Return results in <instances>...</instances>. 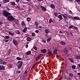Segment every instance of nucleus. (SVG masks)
<instances>
[{"label": "nucleus", "mask_w": 80, "mask_h": 80, "mask_svg": "<svg viewBox=\"0 0 80 80\" xmlns=\"http://www.w3.org/2000/svg\"><path fill=\"white\" fill-rule=\"evenodd\" d=\"M3 15L5 17H8L9 15H11V14L9 12H8L6 11H4L3 13Z\"/></svg>", "instance_id": "nucleus-1"}, {"label": "nucleus", "mask_w": 80, "mask_h": 80, "mask_svg": "<svg viewBox=\"0 0 80 80\" xmlns=\"http://www.w3.org/2000/svg\"><path fill=\"white\" fill-rule=\"evenodd\" d=\"M14 18V17L12 16H9L8 17V19L9 21H13Z\"/></svg>", "instance_id": "nucleus-2"}, {"label": "nucleus", "mask_w": 80, "mask_h": 80, "mask_svg": "<svg viewBox=\"0 0 80 80\" xmlns=\"http://www.w3.org/2000/svg\"><path fill=\"white\" fill-rule=\"evenodd\" d=\"M13 43L15 45H18V42L15 39L13 40Z\"/></svg>", "instance_id": "nucleus-3"}, {"label": "nucleus", "mask_w": 80, "mask_h": 80, "mask_svg": "<svg viewBox=\"0 0 80 80\" xmlns=\"http://www.w3.org/2000/svg\"><path fill=\"white\" fill-rule=\"evenodd\" d=\"M9 4H10V5H15L16 4H15V2H10V3H9Z\"/></svg>", "instance_id": "nucleus-4"}, {"label": "nucleus", "mask_w": 80, "mask_h": 80, "mask_svg": "<svg viewBox=\"0 0 80 80\" xmlns=\"http://www.w3.org/2000/svg\"><path fill=\"white\" fill-rule=\"evenodd\" d=\"M41 8L42 9V10H43V11H44V12H45V11L46 10V8L45 7H43L42 6H41Z\"/></svg>", "instance_id": "nucleus-5"}, {"label": "nucleus", "mask_w": 80, "mask_h": 80, "mask_svg": "<svg viewBox=\"0 0 80 80\" xmlns=\"http://www.w3.org/2000/svg\"><path fill=\"white\" fill-rule=\"evenodd\" d=\"M26 54L27 55H30V54H31V51H29L28 52H27Z\"/></svg>", "instance_id": "nucleus-6"}, {"label": "nucleus", "mask_w": 80, "mask_h": 80, "mask_svg": "<svg viewBox=\"0 0 80 80\" xmlns=\"http://www.w3.org/2000/svg\"><path fill=\"white\" fill-rule=\"evenodd\" d=\"M74 19L75 20H80V18L78 17H74Z\"/></svg>", "instance_id": "nucleus-7"}, {"label": "nucleus", "mask_w": 80, "mask_h": 80, "mask_svg": "<svg viewBox=\"0 0 80 80\" xmlns=\"http://www.w3.org/2000/svg\"><path fill=\"white\" fill-rule=\"evenodd\" d=\"M62 16L64 17V20L65 21H66L67 20H68V18L67 17H66V15H62Z\"/></svg>", "instance_id": "nucleus-8"}, {"label": "nucleus", "mask_w": 80, "mask_h": 80, "mask_svg": "<svg viewBox=\"0 0 80 80\" xmlns=\"http://www.w3.org/2000/svg\"><path fill=\"white\" fill-rule=\"evenodd\" d=\"M41 52L42 53H46L47 51L46 50V49H44L41 50Z\"/></svg>", "instance_id": "nucleus-9"}, {"label": "nucleus", "mask_w": 80, "mask_h": 80, "mask_svg": "<svg viewBox=\"0 0 80 80\" xmlns=\"http://www.w3.org/2000/svg\"><path fill=\"white\" fill-rule=\"evenodd\" d=\"M22 65H23V63H22V64H19L18 66V68H21L22 66Z\"/></svg>", "instance_id": "nucleus-10"}, {"label": "nucleus", "mask_w": 80, "mask_h": 80, "mask_svg": "<svg viewBox=\"0 0 80 80\" xmlns=\"http://www.w3.org/2000/svg\"><path fill=\"white\" fill-rule=\"evenodd\" d=\"M58 18H60V20H62V19H63V18H62V16L61 15L58 16Z\"/></svg>", "instance_id": "nucleus-11"}, {"label": "nucleus", "mask_w": 80, "mask_h": 80, "mask_svg": "<svg viewBox=\"0 0 80 80\" xmlns=\"http://www.w3.org/2000/svg\"><path fill=\"white\" fill-rule=\"evenodd\" d=\"M64 52L65 54H67V52H68V51L67 50V49L65 48L64 49Z\"/></svg>", "instance_id": "nucleus-12"}, {"label": "nucleus", "mask_w": 80, "mask_h": 80, "mask_svg": "<svg viewBox=\"0 0 80 80\" xmlns=\"http://www.w3.org/2000/svg\"><path fill=\"white\" fill-rule=\"evenodd\" d=\"M27 28L26 27H25L24 29L22 30L23 32H24V33H26V31H27Z\"/></svg>", "instance_id": "nucleus-13"}, {"label": "nucleus", "mask_w": 80, "mask_h": 80, "mask_svg": "<svg viewBox=\"0 0 80 80\" xmlns=\"http://www.w3.org/2000/svg\"><path fill=\"white\" fill-rule=\"evenodd\" d=\"M0 68L1 70H5V67L1 65L0 66Z\"/></svg>", "instance_id": "nucleus-14"}, {"label": "nucleus", "mask_w": 80, "mask_h": 80, "mask_svg": "<svg viewBox=\"0 0 80 80\" xmlns=\"http://www.w3.org/2000/svg\"><path fill=\"white\" fill-rule=\"evenodd\" d=\"M60 44L62 45H65V43L63 41L61 42Z\"/></svg>", "instance_id": "nucleus-15"}, {"label": "nucleus", "mask_w": 80, "mask_h": 80, "mask_svg": "<svg viewBox=\"0 0 80 80\" xmlns=\"http://www.w3.org/2000/svg\"><path fill=\"white\" fill-rule=\"evenodd\" d=\"M64 15L67 16V17H68L69 18H72V16H71V15H67L66 14H65Z\"/></svg>", "instance_id": "nucleus-16"}, {"label": "nucleus", "mask_w": 80, "mask_h": 80, "mask_svg": "<svg viewBox=\"0 0 80 80\" xmlns=\"http://www.w3.org/2000/svg\"><path fill=\"white\" fill-rule=\"evenodd\" d=\"M35 24L36 25V27H38V22H35Z\"/></svg>", "instance_id": "nucleus-17"}, {"label": "nucleus", "mask_w": 80, "mask_h": 80, "mask_svg": "<svg viewBox=\"0 0 80 80\" xmlns=\"http://www.w3.org/2000/svg\"><path fill=\"white\" fill-rule=\"evenodd\" d=\"M69 60H70V61L72 62V63H73V62H74L73 61V60L72 58H69Z\"/></svg>", "instance_id": "nucleus-18"}, {"label": "nucleus", "mask_w": 80, "mask_h": 80, "mask_svg": "<svg viewBox=\"0 0 80 80\" xmlns=\"http://www.w3.org/2000/svg\"><path fill=\"white\" fill-rule=\"evenodd\" d=\"M31 20V18H28L27 19V20L28 21V22H30Z\"/></svg>", "instance_id": "nucleus-19"}, {"label": "nucleus", "mask_w": 80, "mask_h": 80, "mask_svg": "<svg viewBox=\"0 0 80 80\" xmlns=\"http://www.w3.org/2000/svg\"><path fill=\"white\" fill-rule=\"evenodd\" d=\"M45 32L46 33H47L48 34V33H49V30L48 29H46L45 30Z\"/></svg>", "instance_id": "nucleus-20"}, {"label": "nucleus", "mask_w": 80, "mask_h": 80, "mask_svg": "<svg viewBox=\"0 0 80 80\" xmlns=\"http://www.w3.org/2000/svg\"><path fill=\"white\" fill-rule=\"evenodd\" d=\"M27 41H30V40H32V39L28 37L27 38Z\"/></svg>", "instance_id": "nucleus-21"}, {"label": "nucleus", "mask_w": 80, "mask_h": 80, "mask_svg": "<svg viewBox=\"0 0 80 80\" xmlns=\"http://www.w3.org/2000/svg\"><path fill=\"white\" fill-rule=\"evenodd\" d=\"M51 7L52 8H55V5L53 4H51Z\"/></svg>", "instance_id": "nucleus-22"}, {"label": "nucleus", "mask_w": 80, "mask_h": 80, "mask_svg": "<svg viewBox=\"0 0 80 80\" xmlns=\"http://www.w3.org/2000/svg\"><path fill=\"white\" fill-rule=\"evenodd\" d=\"M8 2H9V0H4L3 1L4 3H7Z\"/></svg>", "instance_id": "nucleus-23"}, {"label": "nucleus", "mask_w": 80, "mask_h": 80, "mask_svg": "<svg viewBox=\"0 0 80 80\" xmlns=\"http://www.w3.org/2000/svg\"><path fill=\"white\" fill-rule=\"evenodd\" d=\"M21 24L22 25H23V26H25V23L23 21L22 22Z\"/></svg>", "instance_id": "nucleus-24"}, {"label": "nucleus", "mask_w": 80, "mask_h": 80, "mask_svg": "<svg viewBox=\"0 0 80 80\" xmlns=\"http://www.w3.org/2000/svg\"><path fill=\"white\" fill-rule=\"evenodd\" d=\"M4 38L5 39H8L9 38V36H7L5 37Z\"/></svg>", "instance_id": "nucleus-25"}, {"label": "nucleus", "mask_w": 80, "mask_h": 80, "mask_svg": "<svg viewBox=\"0 0 80 80\" xmlns=\"http://www.w3.org/2000/svg\"><path fill=\"white\" fill-rule=\"evenodd\" d=\"M16 33L17 34H20V31L17 30V31H16Z\"/></svg>", "instance_id": "nucleus-26"}, {"label": "nucleus", "mask_w": 80, "mask_h": 80, "mask_svg": "<svg viewBox=\"0 0 80 80\" xmlns=\"http://www.w3.org/2000/svg\"><path fill=\"white\" fill-rule=\"evenodd\" d=\"M76 68V66L75 65H73L72 66V68L73 69H75V68Z\"/></svg>", "instance_id": "nucleus-27"}, {"label": "nucleus", "mask_w": 80, "mask_h": 80, "mask_svg": "<svg viewBox=\"0 0 80 80\" xmlns=\"http://www.w3.org/2000/svg\"><path fill=\"white\" fill-rule=\"evenodd\" d=\"M69 75L70 77H72L73 76V73H69Z\"/></svg>", "instance_id": "nucleus-28"}, {"label": "nucleus", "mask_w": 80, "mask_h": 80, "mask_svg": "<svg viewBox=\"0 0 80 80\" xmlns=\"http://www.w3.org/2000/svg\"><path fill=\"white\" fill-rule=\"evenodd\" d=\"M58 50V49H56L55 50H54V52H53V53H56V52H57V51Z\"/></svg>", "instance_id": "nucleus-29"}, {"label": "nucleus", "mask_w": 80, "mask_h": 80, "mask_svg": "<svg viewBox=\"0 0 80 80\" xmlns=\"http://www.w3.org/2000/svg\"><path fill=\"white\" fill-rule=\"evenodd\" d=\"M48 53H49V54H50V53H52V51H51V50H48Z\"/></svg>", "instance_id": "nucleus-30"}, {"label": "nucleus", "mask_w": 80, "mask_h": 80, "mask_svg": "<svg viewBox=\"0 0 80 80\" xmlns=\"http://www.w3.org/2000/svg\"><path fill=\"white\" fill-rule=\"evenodd\" d=\"M17 63H20V64H21L23 63V62L22 61H19L17 62Z\"/></svg>", "instance_id": "nucleus-31"}, {"label": "nucleus", "mask_w": 80, "mask_h": 80, "mask_svg": "<svg viewBox=\"0 0 80 80\" xmlns=\"http://www.w3.org/2000/svg\"><path fill=\"white\" fill-rule=\"evenodd\" d=\"M76 58L77 59H80V56H77L76 57Z\"/></svg>", "instance_id": "nucleus-32"}, {"label": "nucleus", "mask_w": 80, "mask_h": 80, "mask_svg": "<svg viewBox=\"0 0 80 80\" xmlns=\"http://www.w3.org/2000/svg\"><path fill=\"white\" fill-rule=\"evenodd\" d=\"M50 40H51V38H48L47 41L48 42H49L50 41Z\"/></svg>", "instance_id": "nucleus-33"}, {"label": "nucleus", "mask_w": 80, "mask_h": 80, "mask_svg": "<svg viewBox=\"0 0 80 80\" xmlns=\"http://www.w3.org/2000/svg\"><path fill=\"white\" fill-rule=\"evenodd\" d=\"M42 42L43 43H46V41L44 40V39H42Z\"/></svg>", "instance_id": "nucleus-34"}, {"label": "nucleus", "mask_w": 80, "mask_h": 80, "mask_svg": "<svg viewBox=\"0 0 80 80\" xmlns=\"http://www.w3.org/2000/svg\"><path fill=\"white\" fill-rule=\"evenodd\" d=\"M52 19L51 18L50 19L49 21V23H52Z\"/></svg>", "instance_id": "nucleus-35"}, {"label": "nucleus", "mask_w": 80, "mask_h": 80, "mask_svg": "<svg viewBox=\"0 0 80 80\" xmlns=\"http://www.w3.org/2000/svg\"><path fill=\"white\" fill-rule=\"evenodd\" d=\"M69 12L70 14H72L73 13L72 12V11L70 10H69Z\"/></svg>", "instance_id": "nucleus-36"}, {"label": "nucleus", "mask_w": 80, "mask_h": 80, "mask_svg": "<svg viewBox=\"0 0 80 80\" xmlns=\"http://www.w3.org/2000/svg\"><path fill=\"white\" fill-rule=\"evenodd\" d=\"M3 63V60L0 59V63Z\"/></svg>", "instance_id": "nucleus-37"}, {"label": "nucleus", "mask_w": 80, "mask_h": 80, "mask_svg": "<svg viewBox=\"0 0 80 80\" xmlns=\"http://www.w3.org/2000/svg\"><path fill=\"white\" fill-rule=\"evenodd\" d=\"M2 64H3V65H6V64H7V62H2Z\"/></svg>", "instance_id": "nucleus-38"}, {"label": "nucleus", "mask_w": 80, "mask_h": 80, "mask_svg": "<svg viewBox=\"0 0 80 80\" xmlns=\"http://www.w3.org/2000/svg\"><path fill=\"white\" fill-rule=\"evenodd\" d=\"M17 60H20L21 59V58H20L18 57L17 58Z\"/></svg>", "instance_id": "nucleus-39"}, {"label": "nucleus", "mask_w": 80, "mask_h": 80, "mask_svg": "<svg viewBox=\"0 0 80 80\" xmlns=\"http://www.w3.org/2000/svg\"><path fill=\"white\" fill-rule=\"evenodd\" d=\"M9 35H13V33L10 32H9Z\"/></svg>", "instance_id": "nucleus-40"}, {"label": "nucleus", "mask_w": 80, "mask_h": 80, "mask_svg": "<svg viewBox=\"0 0 80 80\" xmlns=\"http://www.w3.org/2000/svg\"><path fill=\"white\" fill-rule=\"evenodd\" d=\"M32 36H33V37H35V33L33 32L32 34Z\"/></svg>", "instance_id": "nucleus-41"}, {"label": "nucleus", "mask_w": 80, "mask_h": 80, "mask_svg": "<svg viewBox=\"0 0 80 80\" xmlns=\"http://www.w3.org/2000/svg\"><path fill=\"white\" fill-rule=\"evenodd\" d=\"M40 58L38 56V57H37L36 58V60H37H37H39V59Z\"/></svg>", "instance_id": "nucleus-42"}, {"label": "nucleus", "mask_w": 80, "mask_h": 80, "mask_svg": "<svg viewBox=\"0 0 80 80\" xmlns=\"http://www.w3.org/2000/svg\"><path fill=\"white\" fill-rule=\"evenodd\" d=\"M10 53H11V50L9 49V51H8V55H10Z\"/></svg>", "instance_id": "nucleus-43"}, {"label": "nucleus", "mask_w": 80, "mask_h": 80, "mask_svg": "<svg viewBox=\"0 0 80 80\" xmlns=\"http://www.w3.org/2000/svg\"><path fill=\"white\" fill-rule=\"evenodd\" d=\"M62 78H63V77L62 76L60 77L58 79V80H62Z\"/></svg>", "instance_id": "nucleus-44"}, {"label": "nucleus", "mask_w": 80, "mask_h": 80, "mask_svg": "<svg viewBox=\"0 0 80 80\" xmlns=\"http://www.w3.org/2000/svg\"><path fill=\"white\" fill-rule=\"evenodd\" d=\"M33 48L34 50H37V48L36 47L34 46Z\"/></svg>", "instance_id": "nucleus-45"}, {"label": "nucleus", "mask_w": 80, "mask_h": 80, "mask_svg": "<svg viewBox=\"0 0 80 80\" xmlns=\"http://www.w3.org/2000/svg\"><path fill=\"white\" fill-rule=\"evenodd\" d=\"M73 26H71L69 27V28H73Z\"/></svg>", "instance_id": "nucleus-46"}, {"label": "nucleus", "mask_w": 80, "mask_h": 80, "mask_svg": "<svg viewBox=\"0 0 80 80\" xmlns=\"http://www.w3.org/2000/svg\"><path fill=\"white\" fill-rule=\"evenodd\" d=\"M35 32H36V33H38V32H39V31L38 30H37L35 31Z\"/></svg>", "instance_id": "nucleus-47"}, {"label": "nucleus", "mask_w": 80, "mask_h": 80, "mask_svg": "<svg viewBox=\"0 0 80 80\" xmlns=\"http://www.w3.org/2000/svg\"><path fill=\"white\" fill-rule=\"evenodd\" d=\"M74 28L75 30H78V28L77 27H74Z\"/></svg>", "instance_id": "nucleus-48"}, {"label": "nucleus", "mask_w": 80, "mask_h": 80, "mask_svg": "<svg viewBox=\"0 0 80 80\" xmlns=\"http://www.w3.org/2000/svg\"><path fill=\"white\" fill-rule=\"evenodd\" d=\"M24 73H25L26 75H27V71L26 70L24 72Z\"/></svg>", "instance_id": "nucleus-49"}, {"label": "nucleus", "mask_w": 80, "mask_h": 80, "mask_svg": "<svg viewBox=\"0 0 80 80\" xmlns=\"http://www.w3.org/2000/svg\"><path fill=\"white\" fill-rule=\"evenodd\" d=\"M42 56H43V55L40 54V55H39L38 57H39V58H40V57H42Z\"/></svg>", "instance_id": "nucleus-50"}, {"label": "nucleus", "mask_w": 80, "mask_h": 80, "mask_svg": "<svg viewBox=\"0 0 80 80\" xmlns=\"http://www.w3.org/2000/svg\"><path fill=\"white\" fill-rule=\"evenodd\" d=\"M77 2H80V0H75Z\"/></svg>", "instance_id": "nucleus-51"}, {"label": "nucleus", "mask_w": 80, "mask_h": 80, "mask_svg": "<svg viewBox=\"0 0 80 80\" xmlns=\"http://www.w3.org/2000/svg\"><path fill=\"white\" fill-rule=\"evenodd\" d=\"M16 2H17V3H18V2H20V0H16Z\"/></svg>", "instance_id": "nucleus-52"}, {"label": "nucleus", "mask_w": 80, "mask_h": 80, "mask_svg": "<svg viewBox=\"0 0 80 80\" xmlns=\"http://www.w3.org/2000/svg\"><path fill=\"white\" fill-rule=\"evenodd\" d=\"M54 15H55V16H57V15H58L56 13H55L54 14Z\"/></svg>", "instance_id": "nucleus-53"}, {"label": "nucleus", "mask_w": 80, "mask_h": 80, "mask_svg": "<svg viewBox=\"0 0 80 80\" xmlns=\"http://www.w3.org/2000/svg\"><path fill=\"white\" fill-rule=\"evenodd\" d=\"M8 42V40H6L5 41V42Z\"/></svg>", "instance_id": "nucleus-54"}, {"label": "nucleus", "mask_w": 80, "mask_h": 80, "mask_svg": "<svg viewBox=\"0 0 80 80\" xmlns=\"http://www.w3.org/2000/svg\"><path fill=\"white\" fill-rule=\"evenodd\" d=\"M34 66H32V67L31 68V70H32V69H33L34 68Z\"/></svg>", "instance_id": "nucleus-55"}, {"label": "nucleus", "mask_w": 80, "mask_h": 80, "mask_svg": "<svg viewBox=\"0 0 80 80\" xmlns=\"http://www.w3.org/2000/svg\"><path fill=\"white\" fill-rule=\"evenodd\" d=\"M68 80H72L71 78H68Z\"/></svg>", "instance_id": "nucleus-56"}, {"label": "nucleus", "mask_w": 80, "mask_h": 80, "mask_svg": "<svg viewBox=\"0 0 80 80\" xmlns=\"http://www.w3.org/2000/svg\"><path fill=\"white\" fill-rule=\"evenodd\" d=\"M78 67H79L80 68V64H78Z\"/></svg>", "instance_id": "nucleus-57"}, {"label": "nucleus", "mask_w": 80, "mask_h": 80, "mask_svg": "<svg viewBox=\"0 0 80 80\" xmlns=\"http://www.w3.org/2000/svg\"><path fill=\"white\" fill-rule=\"evenodd\" d=\"M3 24V23H2V22H0V25H1L2 24Z\"/></svg>", "instance_id": "nucleus-58"}, {"label": "nucleus", "mask_w": 80, "mask_h": 80, "mask_svg": "<svg viewBox=\"0 0 80 80\" xmlns=\"http://www.w3.org/2000/svg\"><path fill=\"white\" fill-rule=\"evenodd\" d=\"M59 33H62V32L61 31H59Z\"/></svg>", "instance_id": "nucleus-59"}, {"label": "nucleus", "mask_w": 80, "mask_h": 80, "mask_svg": "<svg viewBox=\"0 0 80 80\" xmlns=\"http://www.w3.org/2000/svg\"><path fill=\"white\" fill-rule=\"evenodd\" d=\"M26 48H28V45H26Z\"/></svg>", "instance_id": "nucleus-60"}, {"label": "nucleus", "mask_w": 80, "mask_h": 80, "mask_svg": "<svg viewBox=\"0 0 80 80\" xmlns=\"http://www.w3.org/2000/svg\"><path fill=\"white\" fill-rule=\"evenodd\" d=\"M77 74L78 75H79L80 76V73H78Z\"/></svg>", "instance_id": "nucleus-61"}, {"label": "nucleus", "mask_w": 80, "mask_h": 80, "mask_svg": "<svg viewBox=\"0 0 80 80\" xmlns=\"http://www.w3.org/2000/svg\"><path fill=\"white\" fill-rule=\"evenodd\" d=\"M38 0V2H41V1H42V0Z\"/></svg>", "instance_id": "nucleus-62"}, {"label": "nucleus", "mask_w": 80, "mask_h": 80, "mask_svg": "<svg viewBox=\"0 0 80 80\" xmlns=\"http://www.w3.org/2000/svg\"><path fill=\"white\" fill-rule=\"evenodd\" d=\"M18 73H20V71H19L18 72Z\"/></svg>", "instance_id": "nucleus-63"}, {"label": "nucleus", "mask_w": 80, "mask_h": 80, "mask_svg": "<svg viewBox=\"0 0 80 80\" xmlns=\"http://www.w3.org/2000/svg\"><path fill=\"white\" fill-rule=\"evenodd\" d=\"M2 12H0V15H2Z\"/></svg>", "instance_id": "nucleus-64"}]
</instances>
